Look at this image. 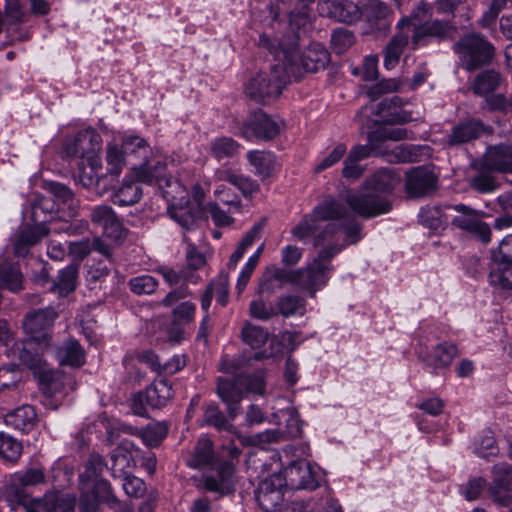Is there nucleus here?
Returning a JSON list of instances; mask_svg holds the SVG:
<instances>
[{
  "mask_svg": "<svg viewBox=\"0 0 512 512\" xmlns=\"http://www.w3.org/2000/svg\"><path fill=\"white\" fill-rule=\"evenodd\" d=\"M344 212L342 206L334 200H328L319 203L305 215L291 230V234L296 240L303 242L312 238L313 246L317 249L316 256L305 268L286 270L276 266L267 267L259 282V292L271 294L283 284L289 283L309 291L314 296L316 291L326 286L334 270L332 259L340 253L342 247L337 244L324 245L334 237L336 227L333 224H327L323 230L317 231L322 220L340 217Z\"/></svg>",
  "mask_w": 512,
  "mask_h": 512,
  "instance_id": "f257e3e1",
  "label": "nucleus"
},
{
  "mask_svg": "<svg viewBox=\"0 0 512 512\" xmlns=\"http://www.w3.org/2000/svg\"><path fill=\"white\" fill-rule=\"evenodd\" d=\"M259 44L271 51L282 61L290 77L299 80L307 72H317L329 63L330 54L326 48L314 43L302 54L298 50V37L289 32L281 38L272 39L267 34L260 36Z\"/></svg>",
  "mask_w": 512,
  "mask_h": 512,
  "instance_id": "f03ea898",
  "label": "nucleus"
},
{
  "mask_svg": "<svg viewBox=\"0 0 512 512\" xmlns=\"http://www.w3.org/2000/svg\"><path fill=\"white\" fill-rule=\"evenodd\" d=\"M400 183V177L389 169L376 171L365 182L363 191L344 190L339 193L341 201L357 215L365 218L385 214L391 209V202L380 193L392 191Z\"/></svg>",
  "mask_w": 512,
  "mask_h": 512,
  "instance_id": "7ed1b4c3",
  "label": "nucleus"
},
{
  "mask_svg": "<svg viewBox=\"0 0 512 512\" xmlns=\"http://www.w3.org/2000/svg\"><path fill=\"white\" fill-rule=\"evenodd\" d=\"M243 390L247 393L263 395L265 391L263 373L256 372L253 375H238L233 380L226 378L218 379L217 392L227 406L230 419H234L240 413Z\"/></svg>",
  "mask_w": 512,
  "mask_h": 512,
  "instance_id": "20e7f679",
  "label": "nucleus"
},
{
  "mask_svg": "<svg viewBox=\"0 0 512 512\" xmlns=\"http://www.w3.org/2000/svg\"><path fill=\"white\" fill-rule=\"evenodd\" d=\"M282 61L274 64L269 71L253 76L245 86V94L256 103H269L277 99L290 78Z\"/></svg>",
  "mask_w": 512,
  "mask_h": 512,
  "instance_id": "39448f33",
  "label": "nucleus"
},
{
  "mask_svg": "<svg viewBox=\"0 0 512 512\" xmlns=\"http://www.w3.org/2000/svg\"><path fill=\"white\" fill-rule=\"evenodd\" d=\"M454 51L459 56L461 66L467 71L489 64L494 55L493 46L478 34L461 38L454 44Z\"/></svg>",
  "mask_w": 512,
  "mask_h": 512,
  "instance_id": "423d86ee",
  "label": "nucleus"
},
{
  "mask_svg": "<svg viewBox=\"0 0 512 512\" xmlns=\"http://www.w3.org/2000/svg\"><path fill=\"white\" fill-rule=\"evenodd\" d=\"M449 208L456 212L451 220L453 227L471 234L483 243L490 242L491 229L487 223L482 221L485 216L483 211L473 209L462 203L451 205Z\"/></svg>",
  "mask_w": 512,
  "mask_h": 512,
  "instance_id": "0eeeda50",
  "label": "nucleus"
},
{
  "mask_svg": "<svg viewBox=\"0 0 512 512\" xmlns=\"http://www.w3.org/2000/svg\"><path fill=\"white\" fill-rule=\"evenodd\" d=\"M102 139L95 129L89 128L78 132L67 140L63 147L65 157L81 159V162L99 158Z\"/></svg>",
  "mask_w": 512,
  "mask_h": 512,
  "instance_id": "6e6552de",
  "label": "nucleus"
},
{
  "mask_svg": "<svg viewBox=\"0 0 512 512\" xmlns=\"http://www.w3.org/2000/svg\"><path fill=\"white\" fill-rule=\"evenodd\" d=\"M173 397L172 385L165 379L155 380L143 392L136 394L132 400V409L136 415L143 416L146 407L160 408Z\"/></svg>",
  "mask_w": 512,
  "mask_h": 512,
  "instance_id": "1a4fd4ad",
  "label": "nucleus"
},
{
  "mask_svg": "<svg viewBox=\"0 0 512 512\" xmlns=\"http://www.w3.org/2000/svg\"><path fill=\"white\" fill-rule=\"evenodd\" d=\"M57 317L53 308H46L28 313L23 320V329L30 341L42 347H48L49 330Z\"/></svg>",
  "mask_w": 512,
  "mask_h": 512,
  "instance_id": "9d476101",
  "label": "nucleus"
},
{
  "mask_svg": "<svg viewBox=\"0 0 512 512\" xmlns=\"http://www.w3.org/2000/svg\"><path fill=\"white\" fill-rule=\"evenodd\" d=\"M285 486L290 489H316L321 480L320 473L306 460H297L288 465L283 472Z\"/></svg>",
  "mask_w": 512,
  "mask_h": 512,
  "instance_id": "9b49d317",
  "label": "nucleus"
},
{
  "mask_svg": "<svg viewBox=\"0 0 512 512\" xmlns=\"http://www.w3.org/2000/svg\"><path fill=\"white\" fill-rule=\"evenodd\" d=\"M166 170L164 157L152 150L151 154H146L134 164L130 170V177L142 183H160L166 180Z\"/></svg>",
  "mask_w": 512,
  "mask_h": 512,
  "instance_id": "f8f14e48",
  "label": "nucleus"
},
{
  "mask_svg": "<svg viewBox=\"0 0 512 512\" xmlns=\"http://www.w3.org/2000/svg\"><path fill=\"white\" fill-rule=\"evenodd\" d=\"M284 487L285 479L280 473H273L259 483L255 496L263 511L272 512L280 506Z\"/></svg>",
  "mask_w": 512,
  "mask_h": 512,
  "instance_id": "ddd939ff",
  "label": "nucleus"
},
{
  "mask_svg": "<svg viewBox=\"0 0 512 512\" xmlns=\"http://www.w3.org/2000/svg\"><path fill=\"white\" fill-rule=\"evenodd\" d=\"M317 9L321 16L348 24L362 17L361 6L351 0H320Z\"/></svg>",
  "mask_w": 512,
  "mask_h": 512,
  "instance_id": "4468645a",
  "label": "nucleus"
},
{
  "mask_svg": "<svg viewBox=\"0 0 512 512\" xmlns=\"http://www.w3.org/2000/svg\"><path fill=\"white\" fill-rule=\"evenodd\" d=\"M279 132V124L262 110L252 113L242 128V135L248 140H269Z\"/></svg>",
  "mask_w": 512,
  "mask_h": 512,
  "instance_id": "2eb2a0df",
  "label": "nucleus"
},
{
  "mask_svg": "<svg viewBox=\"0 0 512 512\" xmlns=\"http://www.w3.org/2000/svg\"><path fill=\"white\" fill-rule=\"evenodd\" d=\"M328 200H334L336 203H338L340 206H342L345 209V212L340 217L322 220L320 222L321 227L317 232L323 230L327 224H333L336 227L334 237L330 241H327L324 245L329 246L331 244H337L342 247V249L340 250V252H341L348 244H355L356 242H358L361 239V226L356 221H351L346 226H341L334 222H327V221H332V220H340L347 215V209L341 203L342 201L340 199L336 200L333 197H329V198L325 199L324 201H322L321 203H324Z\"/></svg>",
  "mask_w": 512,
  "mask_h": 512,
  "instance_id": "dca6fc26",
  "label": "nucleus"
},
{
  "mask_svg": "<svg viewBox=\"0 0 512 512\" xmlns=\"http://www.w3.org/2000/svg\"><path fill=\"white\" fill-rule=\"evenodd\" d=\"M91 222L102 228L103 235L118 241L124 236V228L115 212L110 206L98 205L91 209Z\"/></svg>",
  "mask_w": 512,
  "mask_h": 512,
  "instance_id": "f3484780",
  "label": "nucleus"
},
{
  "mask_svg": "<svg viewBox=\"0 0 512 512\" xmlns=\"http://www.w3.org/2000/svg\"><path fill=\"white\" fill-rule=\"evenodd\" d=\"M436 177L432 171L424 167H416L406 173V192L411 197H423L436 188Z\"/></svg>",
  "mask_w": 512,
  "mask_h": 512,
  "instance_id": "a211bd4d",
  "label": "nucleus"
},
{
  "mask_svg": "<svg viewBox=\"0 0 512 512\" xmlns=\"http://www.w3.org/2000/svg\"><path fill=\"white\" fill-rule=\"evenodd\" d=\"M459 355L457 346L452 342H442L436 345L430 354L425 357L419 355L426 368L437 375L449 368L453 360Z\"/></svg>",
  "mask_w": 512,
  "mask_h": 512,
  "instance_id": "6ab92c4d",
  "label": "nucleus"
},
{
  "mask_svg": "<svg viewBox=\"0 0 512 512\" xmlns=\"http://www.w3.org/2000/svg\"><path fill=\"white\" fill-rule=\"evenodd\" d=\"M481 160L484 168L497 173H512V143L487 147Z\"/></svg>",
  "mask_w": 512,
  "mask_h": 512,
  "instance_id": "aec40b11",
  "label": "nucleus"
},
{
  "mask_svg": "<svg viewBox=\"0 0 512 512\" xmlns=\"http://www.w3.org/2000/svg\"><path fill=\"white\" fill-rule=\"evenodd\" d=\"M455 27L447 21L434 20L415 26L412 42L415 47L426 44L431 38L446 39L452 37Z\"/></svg>",
  "mask_w": 512,
  "mask_h": 512,
  "instance_id": "412c9836",
  "label": "nucleus"
},
{
  "mask_svg": "<svg viewBox=\"0 0 512 512\" xmlns=\"http://www.w3.org/2000/svg\"><path fill=\"white\" fill-rule=\"evenodd\" d=\"M496 476L494 485L490 491L493 500L502 506L512 505V491L509 483L512 480V466L508 464H498L493 467Z\"/></svg>",
  "mask_w": 512,
  "mask_h": 512,
  "instance_id": "4be33fe9",
  "label": "nucleus"
},
{
  "mask_svg": "<svg viewBox=\"0 0 512 512\" xmlns=\"http://www.w3.org/2000/svg\"><path fill=\"white\" fill-rule=\"evenodd\" d=\"M233 468L229 463H223L217 469L215 475H206L202 482L204 488L220 496L227 495L233 491Z\"/></svg>",
  "mask_w": 512,
  "mask_h": 512,
  "instance_id": "5701e85b",
  "label": "nucleus"
},
{
  "mask_svg": "<svg viewBox=\"0 0 512 512\" xmlns=\"http://www.w3.org/2000/svg\"><path fill=\"white\" fill-rule=\"evenodd\" d=\"M492 128L481 121L471 120L455 126L449 136L450 144H462L478 138L483 133H491Z\"/></svg>",
  "mask_w": 512,
  "mask_h": 512,
  "instance_id": "b1692460",
  "label": "nucleus"
},
{
  "mask_svg": "<svg viewBox=\"0 0 512 512\" xmlns=\"http://www.w3.org/2000/svg\"><path fill=\"white\" fill-rule=\"evenodd\" d=\"M49 233L48 228L44 224H36L34 226H25L17 237L14 244V252L17 256H25L31 246L38 243L43 237Z\"/></svg>",
  "mask_w": 512,
  "mask_h": 512,
  "instance_id": "393cba45",
  "label": "nucleus"
},
{
  "mask_svg": "<svg viewBox=\"0 0 512 512\" xmlns=\"http://www.w3.org/2000/svg\"><path fill=\"white\" fill-rule=\"evenodd\" d=\"M220 181H227L238 188L244 197H252L259 190V185L248 176L237 174L231 168H223L216 172Z\"/></svg>",
  "mask_w": 512,
  "mask_h": 512,
  "instance_id": "a878e982",
  "label": "nucleus"
},
{
  "mask_svg": "<svg viewBox=\"0 0 512 512\" xmlns=\"http://www.w3.org/2000/svg\"><path fill=\"white\" fill-rule=\"evenodd\" d=\"M139 181L130 177V174L124 178L121 186L114 193L112 202L119 206H130L140 201L142 197V189L138 184Z\"/></svg>",
  "mask_w": 512,
  "mask_h": 512,
  "instance_id": "bb28decb",
  "label": "nucleus"
},
{
  "mask_svg": "<svg viewBox=\"0 0 512 512\" xmlns=\"http://www.w3.org/2000/svg\"><path fill=\"white\" fill-rule=\"evenodd\" d=\"M56 357L61 365L81 367L85 363V351L74 339L64 342L56 351Z\"/></svg>",
  "mask_w": 512,
  "mask_h": 512,
  "instance_id": "cd10ccee",
  "label": "nucleus"
},
{
  "mask_svg": "<svg viewBox=\"0 0 512 512\" xmlns=\"http://www.w3.org/2000/svg\"><path fill=\"white\" fill-rule=\"evenodd\" d=\"M402 99L394 96L385 99L379 105V114L386 123H406L412 119L411 114L402 109Z\"/></svg>",
  "mask_w": 512,
  "mask_h": 512,
  "instance_id": "c85d7f7f",
  "label": "nucleus"
},
{
  "mask_svg": "<svg viewBox=\"0 0 512 512\" xmlns=\"http://www.w3.org/2000/svg\"><path fill=\"white\" fill-rule=\"evenodd\" d=\"M135 448L134 444L128 440H124L111 455L112 466L111 471L113 477L127 476L128 470L132 467L131 451Z\"/></svg>",
  "mask_w": 512,
  "mask_h": 512,
  "instance_id": "c756f323",
  "label": "nucleus"
},
{
  "mask_svg": "<svg viewBox=\"0 0 512 512\" xmlns=\"http://www.w3.org/2000/svg\"><path fill=\"white\" fill-rule=\"evenodd\" d=\"M247 160L253 168V172L262 178H267L274 170L275 156L268 151L252 150L247 153Z\"/></svg>",
  "mask_w": 512,
  "mask_h": 512,
  "instance_id": "7c9ffc66",
  "label": "nucleus"
},
{
  "mask_svg": "<svg viewBox=\"0 0 512 512\" xmlns=\"http://www.w3.org/2000/svg\"><path fill=\"white\" fill-rule=\"evenodd\" d=\"M131 433L139 437L145 445L156 447L166 437L168 427L164 422H154L144 428H133Z\"/></svg>",
  "mask_w": 512,
  "mask_h": 512,
  "instance_id": "2f4dec72",
  "label": "nucleus"
},
{
  "mask_svg": "<svg viewBox=\"0 0 512 512\" xmlns=\"http://www.w3.org/2000/svg\"><path fill=\"white\" fill-rule=\"evenodd\" d=\"M34 342L27 340L25 343L16 342L10 349L12 355L17 356L20 362L30 369H41L44 365L43 357L38 352L32 351Z\"/></svg>",
  "mask_w": 512,
  "mask_h": 512,
  "instance_id": "473e14b6",
  "label": "nucleus"
},
{
  "mask_svg": "<svg viewBox=\"0 0 512 512\" xmlns=\"http://www.w3.org/2000/svg\"><path fill=\"white\" fill-rule=\"evenodd\" d=\"M492 172V170L483 167V160H481L477 173L469 178L470 187L481 194H489L496 191L499 184Z\"/></svg>",
  "mask_w": 512,
  "mask_h": 512,
  "instance_id": "72a5a7b5",
  "label": "nucleus"
},
{
  "mask_svg": "<svg viewBox=\"0 0 512 512\" xmlns=\"http://www.w3.org/2000/svg\"><path fill=\"white\" fill-rule=\"evenodd\" d=\"M36 420V413L32 406L23 405L6 415L5 421L8 425L21 431H29Z\"/></svg>",
  "mask_w": 512,
  "mask_h": 512,
  "instance_id": "f704fd0d",
  "label": "nucleus"
},
{
  "mask_svg": "<svg viewBox=\"0 0 512 512\" xmlns=\"http://www.w3.org/2000/svg\"><path fill=\"white\" fill-rule=\"evenodd\" d=\"M408 34L400 32L388 43L384 50V66L386 69H393L399 62L404 48L408 44Z\"/></svg>",
  "mask_w": 512,
  "mask_h": 512,
  "instance_id": "c9c22d12",
  "label": "nucleus"
},
{
  "mask_svg": "<svg viewBox=\"0 0 512 512\" xmlns=\"http://www.w3.org/2000/svg\"><path fill=\"white\" fill-rule=\"evenodd\" d=\"M362 16L371 24L385 22L392 15V9L381 0H367L361 5Z\"/></svg>",
  "mask_w": 512,
  "mask_h": 512,
  "instance_id": "e433bc0d",
  "label": "nucleus"
},
{
  "mask_svg": "<svg viewBox=\"0 0 512 512\" xmlns=\"http://www.w3.org/2000/svg\"><path fill=\"white\" fill-rule=\"evenodd\" d=\"M213 459L212 442L202 437L198 440L191 457L187 460V464L192 468H202L209 466Z\"/></svg>",
  "mask_w": 512,
  "mask_h": 512,
  "instance_id": "4c0bfd02",
  "label": "nucleus"
},
{
  "mask_svg": "<svg viewBox=\"0 0 512 512\" xmlns=\"http://www.w3.org/2000/svg\"><path fill=\"white\" fill-rule=\"evenodd\" d=\"M419 222L426 228L440 232L446 228L447 217L439 207H424L419 212Z\"/></svg>",
  "mask_w": 512,
  "mask_h": 512,
  "instance_id": "58836bf2",
  "label": "nucleus"
},
{
  "mask_svg": "<svg viewBox=\"0 0 512 512\" xmlns=\"http://www.w3.org/2000/svg\"><path fill=\"white\" fill-rule=\"evenodd\" d=\"M39 504L42 505V510L47 512H74V498L68 495L49 493L39 499Z\"/></svg>",
  "mask_w": 512,
  "mask_h": 512,
  "instance_id": "ea45409f",
  "label": "nucleus"
},
{
  "mask_svg": "<svg viewBox=\"0 0 512 512\" xmlns=\"http://www.w3.org/2000/svg\"><path fill=\"white\" fill-rule=\"evenodd\" d=\"M306 301L303 297L297 295H285L278 298L275 307L284 317L294 315H303L305 312Z\"/></svg>",
  "mask_w": 512,
  "mask_h": 512,
  "instance_id": "a19ab883",
  "label": "nucleus"
},
{
  "mask_svg": "<svg viewBox=\"0 0 512 512\" xmlns=\"http://www.w3.org/2000/svg\"><path fill=\"white\" fill-rule=\"evenodd\" d=\"M102 168L100 158L86 160L79 164V182L86 188H91L98 183Z\"/></svg>",
  "mask_w": 512,
  "mask_h": 512,
  "instance_id": "79ce46f5",
  "label": "nucleus"
},
{
  "mask_svg": "<svg viewBox=\"0 0 512 512\" xmlns=\"http://www.w3.org/2000/svg\"><path fill=\"white\" fill-rule=\"evenodd\" d=\"M269 337L268 332L257 325L246 322L241 330L242 341L252 349H260L265 345Z\"/></svg>",
  "mask_w": 512,
  "mask_h": 512,
  "instance_id": "37998d69",
  "label": "nucleus"
},
{
  "mask_svg": "<svg viewBox=\"0 0 512 512\" xmlns=\"http://www.w3.org/2000/svg\"><path fill=\"white\" fill-rule=\"evenodd\" d=\"M239 148V144L229 137L216 138L210 143V153L217 161L235 156Z\"/></svg>",
  "mask_w": 512,
  "mask_h": 512,
  "instance_id": "c03bdc74",
  "label": "nucleus"
},
{
  "mask_svg": "<svg viewBox=\"0 0 512 512\" xmlns=\"http://www.w3.org/2000/svg\"><path fill=\"white\" fill-rule=\"evenodd\" d=\"M273 417L283 419L285 421V429L281 430L284 433V439L295 438L301 435L302 425L299 419L297 411L292 408H286L280 410L277 414H273Z\"/></svg>",
  "mask_w": 512,
  "mask_h": 512,
  "instance_id": "a18cd8bd",
  "label": "nucleus"
},
{
  "mask_svg": "<svg viewBox=\"0 0 512 512\" xmlns=\"http://www.w3.org/2000/svg\"><path fill=\"white\" fill-rule=\"evenodd\" d=\"M77 275L78 267L76 265H69L65 267L59 272L52 289L62 296L71 293L76 288Z\"/></svg>",
  "mask_w": 512,
  "mask_h": 512,
  "instance_id": "49530a36",
  "label": "nucleus"
},
{
  "mask_svg": "<svg viewBox=\"0 0 512 512\" xmlns=\"http://www.w3.org/2000/svg\"><path fill=\"white\" fill-rule=\"evenodd\" d=\"M22 444L9 434L0 432V458L9 463H16L22 454Z\"/></svg>",
  "mask_w": 512,
  "mask_h": 512,
  "instance_id": "de8ad7c7",
  "label": "nucleus"
},
{
  "mask_svg": "<svg viewBox=\"0 0 512 512\" xmlns=\"http://www.w3.org/2000/svg\"><path fill=\"white\" fill-rule=\"evenodd\" d=\"M500 74L494 70H487L478 74L474 80L473 92L483 96L498 88L500 84Z\"/></svg>",
  "mask_w": 512,
  "mask_h": 512,
  "instance_id": "09e8293b",
  "label": "nucleus"
},
{
  "mask_svg": "<svg viewBox=\"0 0 512 512\" xmlns=\"http://www.w3.org/2000/svg\"><path fill=\"white\" fill-rule=\"evenodd\" d=\"M25 486L22 484H17L14 477L11 475L8 484L5 487L4 497L11 509L15 510L19 506H24L26 509L28 495L25 491Z\"/></svg>",
  "mask_w": 512,
  "mask_h": 512,
  "instance_id": "8fccbe9b",
  "label": "nucleus"
},
{
  "mask_svg": "<svg viewBox=\"0 0 512 512\" xmlns=\"http://www.w3.org/2000/svg\"><path fill=\"white\" fill-rule=\"evenodd\" d=\"M105 466L106 464L101 455L91 454L87 461L85 471L80 475L81 489L88 490L90 480L99 478Z\"/></svg>",
  "mask_w": 512,
  "mask_h": 512,
  "instance_id": "3c124183",
  "label": "nucleus"
},
{
  "mask_svg": "<svg viewBox=\"0 0 512 512\" xmlns=\"http://www.w3.org/2000/svg\"><path fill=\"white\" fill-rule=\"evenodd\" d=\"M0 281L13 292L22 289V274L18 266L6 261L0 264Z\"/></svg>",
  "mask_w": 512,
  "mask_h": 512,
  "instance_id": "603ef678",
  "label": "nucleus"
},
{
  "mask_svg": "<svg viewBox=\"0 0 512 512\" xmlns=\"http://www.w3.org/2000/svg\"><path fill=\"white\" fill-rule=\"evenodd\" d=\"M489 280L495 287L512 290V265L492 263Z\"/></svg>",
  "mask_w": 512,
  "mask_h": 512,
  "instance_id": "864d4df0",
  "label": "nucleus"
},
{
  "mask_svg": "<svg viewBox=\"0 0 512 512\" xmlns=\"http://www.w3.org/2000/svg\"><path fill=\"white\" fill-rule=\"evenodd\" d=\"M92 491L94 499L107 503H118L117 497L112 493L110 483L102 478L90 480L89 489L85 492Z\"/></svg>",
  "mask_w": 512,
  "mask_h": 512,
  "instance_id": "5fc2aeb1",
  "label": "nucleus"
},
{
  "mask_svg": "<svg viewBox=\"0 0 512 512\" xmlns=\"http://www.w3.org/2000/svg\"><path fill=\"white\" fill-rule=\"evenodd\" d=\"M474 452L482 458L498 454V447L492 431L486 430L482 432L479 439L474 443Z\"/></svg>",
  "mask_w": 512,
  "mask_h": 512,
  "instance_id": "6e6d98bb",
  "label": "nucleus"
},
{
  "mask_svg": "<svg viewBox=\"0 0 512 512\" xmlns=\"http://www.w3.org/2000/svg\"><path fill=\"white\" fill-rule=\"evenodd\" d=\"M125 150L116 144L109 143L106 148V161L108 173L119 175L125 165Z\"/></svg>",
  "mask_w": 512,
  "mask_h": 512,
  "instance_id": "4d7b16f0",
  "label": "nucleus"
},
{
  "mask_svg": "<svg viewBox=\"0 0 512 512\" xmlns=\"http://www.w3.org/2000/svg\"><path fill=\"white\" fill-rule=\"evenodd\" d=\"M44 390L50 397L60 398L67 394L65 384L70 383L71 379L65 376H61L59 373H51L50 375L44 376Z\"/></svg>",
  "mask_w": 512,
  "mask_h": 512,
  "instance_id": "13d9d810",
  "label": "nucleus"
},
{
  "mask_svg": "<svg viewBox=\"0 0 512 512\" xmlns=\"http://www.w3.org/2000/svg\"><path fill=\"white\" fill-rule=\"evenodd\" d=\"M128 286L134 294L149 295L156 290L158 281L151 275H140L131 278Z\"/></svg>",
  "mask_w": 512,
  "mask_h": 512,
  "instance_id": "bf43d9fd",
  "label": "nucleus"
},
{
  "mask_svg": "<svg viewBox=\"0 0 512 512\" xmlns=\"http://www.w3.org/2000/svg\"><path fill=\"white\" fill-rule=\"evenodd\" d=\"M284 440V433L280 429H269L264 432L248 436L243 439V443L252 446L264 447L266 444L275 443Z\"/></svg>",
  "mask_w": 512,
  "mask_h": 512,
  "instance_id": "052dcab7",
  "label": "nucleus"
},
{
  "mask_svg": "<svg viewBox=\"0 0 512 512\" xmlns=\"http://www.w3.org/2000/svg\"><path fill=\"white\" fill-rule=\"evenodd\" d=\"M17 484L25 487H32L43 484L46 480L44 470L42 468H29L26 471H19L12 475Z\"/></svg>",
  "mask_w": 512,
  "mask_h": 512,
  "instance_id": "680f3d73",
  "label": "nucleus"
},
{
  "mask_svg": "<svg viewBox=\"0 0 512 512\" xmlns=\"http://www.w3.org/2000/svg\"><path fill=\"white\" fill-rule=\"evenodd\" d=\"M354 41L355 38L352 32L344 28L334 30L331 35V45L337 54H343L347 51L354 44Z\"/></svg>",
  "mask_w": 512,
  "mask_h": 512,
  "instance_id": "e2e57ef3",
  "label": "nucleus"
},
{
  "mask_svg": "<svg viewBox=\"0 0 512 512\" xmlns=\"http://www.w3.org/2000/svg\"><path fill=\"white\" fill-rule=\"evenodd\" d=\"M492 263L512 265V235L505 236L492 251Z\"/></svg>",
  "mask_w": 512,
  "mask_h": 512,
  "instance_id": "0e129e2a",
  "label": "nucleus"
},
{
  "mask_svg": "<svg viewBox=\"0 0 512 512\" xmlns=\"http://www.w3.org/2000/svg\"><path fill=\"white\" fill-rule=\"evenodd\" d=\"M122 148L126 153L135 154L140 159L146 154H151L153 150L145 139L138 136L125 137L122 142Z\"/></svg>",
  "mask_w": 512,
  "mask_h": 512,
  "instance_id": "69168bd1",
  "label": "nucleus"
},
{
  "mask_svg": "<svg viewBox=\"0 0 512 512\" xmlns=\"http://www.w3.org/2000/svg\"><path fill=\"white\" fill-rule=\"evenodd\" d=\"M216 201L220 205L228 207L229 212L238 211L241 205V201L237 195L231 192L230 188L225 185H219L214 191Z\"/></svg>",
  "mask_w": 512,
  "mask_h": 512,
  "instance_id": "338daca9",
  "label": "nucleus"
},
{
  "mask_svg": "<svg viewBox=\"0 0 512 512\" xmlns=\"http://www.w3.org/2000/svg\"><path fill=\"white\" fill-rule=\"evenodd\" d=\"M347 151L346 145L339 143L333 150L326 156H324L319 163L315 166L314 172L320 173L338 163Z\"/></svg>",
  "mask_w": 512,
  "mask_h": 512,
  "instance_id": "774afa93",
  "label": "nucleus"
}]
</instances>
